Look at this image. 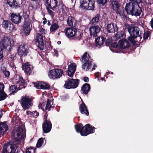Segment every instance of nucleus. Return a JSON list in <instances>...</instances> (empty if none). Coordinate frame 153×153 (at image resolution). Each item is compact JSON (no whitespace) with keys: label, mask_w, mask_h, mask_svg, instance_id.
<instances>
[{"label":"nucleus","mask_w":153,"mask_h":153,"mask_svg":"<svg viewBox=\"0 0 153 153\" xmlns=\"http://www.w3.org/2000/svg\"><path fill=\"white\" fill-rule=\"evenodd\" d=\"M16 126H18L16 130H13L11 132V136L14 139L12 143L4 144L2 153H16V149L18 152V148L22 137L23 129L21 125V119L17 115H14L12 119Z\"/></svg>","instance_id":"nucleus-1"},{"label":"nucleus","mask_w":153,"mask_h":153,"mask_svg":"<svg viewBox=\"0 0 153 153\" xmlns=\"http://www.w3.org/2000/svg\"><path fill=\"white\" fill-rule=\"evenodd\" d=\"M126 26L130 35L135 36V37L136 38V42H143V40H142V36L143 33L139 28L134 26L132 25L127 24L126 25Z\"/></svg>","instance_id":"nucleus-2"},{"label":"nucleus","mask_w":153,"mask_h":153,"mask_svg":"<svg viewBox=\"0 0 153 153\" xmlns=\"http://www.w3.org/2000/svg\"><path fill=\"white\" fill-rule=\"evenodd\" d=\"M80 61L83 64L82 65V68L84 70L87 65L86 71L91 69L92 65V59L87 52H85L81 58Z\"/></svg>","instance_id":"nucleus-3"},{"label":"nucleus","mask_w":153,"mask_h":153,"mask_svg":"<svg viewBox=\"0 0 153 153\" xmlns=\"http://www.w3.org/2000/svg\"><path fill=\"white\" fill-rule=\"evenodd\" d=\"M23 17L24 19V22L23 25V30L25 32V34L27 36L29 34L31 31L30 24L31 21L30 17L29 14L27 11L23 13Z\"/></svg>","instance_id":"nucleus-4"},{"label":"nucleus","mask_w":153,"mask_h":153,"mask_svg":"<svg viewBox=\"0 0 153 153\" xmlns=\"http://www.w3.org/2000/svg\"><path fill=\"white\" fill-rule=\"evenodd\" d=\"M112 8L116 13L118 14L122 18L126 19L127 17L124 14V9L120 7V5L117 1H113L111 2Z\"/></svg>","instance_id":"nucleus-5"},{"label":"nucleus","mask_w":153,"mask_h":153,"mask_svg":"<svg viewBox=\"0 0 153 153\" xmlns=\"http://www.w3.org/2000/svg\"><path fill=\"white\" fill-rule=\"evenodd\" d=\"M79 80L72 78H68L65 82L64 87L66 89L75 88L79 85Z\"/></svg>","instance_id":"nucleus-6"},{"label":"nucleus","mask_w":153,"mask_h":153,"mask_svg":"<svg viewBox=\"0 0 153 153\" xmlns=\"http://www.w3.org/2000/svg\"><path fill=\"white\" fill-rule=\"evenodd\" d=\"M63 70L60 69H55L50 70L48 72V76L51 79H56L61 77L63 74Z\"/></svg>","instance_id":"nucleus-7"},{"label":"nucleus","mask_w":153,"mask_h":153,"mask_svg":"<svg viewBox=\"0 0 153 153\" xmlns=\"http://www.w3.org/2000/svg\"><path fill=\"white\" fill-rule=\"evenodd\" d=\"M95 2L91 0H82L80 7L83 9H87L88 10H93L94 8Z\"/></svg>","instance_id":"nucleus-8"},{"label":"nucleus","mask_w":153,"mask_h":153,"mask_svg":"<svg viewBox=\"0 0 153 153\" xmlns=\"http://www.w3.org/2000/svg\"><path fill=\"white\" fill-rule=\"evenodd\" d=\"M32 101L29 97L27 96L22 97L21 104L23 108L25 110L29 109L32 106Z\"/></svg>","instance_id":"nucleus-9"},{"label":"nucleus","mask_w":153,"mask_h":153,"mask_svg":"<svg viewBox=\"0 0 153 153\" xmlns=\"http://www.w3.org/2000/svg\"><path fill=\"white\" fill-rule=\"evenodd\" d=\"M29 48L25 44L21 45L18 48L17 53L21 57L26 56L29 53Z\"/></svg>","instance_id":"nucleus-10"},{"label":"nucleus","mask_w":153,"mask_h":153,"mask_svg":"<svg viewBox=\"0 0 153 153\" xmlns=\"http://www.w3.org/2000/svg\"><path fill=\"white\" fill-rule=\"evenodd\" d=\"M22 69L24 70L25 75L28 76L31 74L33 71V67L29 62L23 63L22 65Z\"/></svg>","instance_id":"nucleus-11"},{"label":"nucleus","mask_w":153,"mask_h":153,"mask_svg":"<svg viewBox=\"0 0 153 153\" xmlns=\"http://www.w3.org/2000/svg\"><path fill=\"white\" fill-rule=\"evenodd\" d=\"M95 128L93 126L88 124L84 126V131L81 132V135L86 136L90 134L93 133L95 132Z\"/></svg>","instance_id":"nucleus-12"},{"label":"nucleus","mask_w":153,"mask_h":153,"mask_svg":"<svg viewBox=\"0 0 153 153\" xmlns=\"http://www.w3.org/2000/svg\"><path fill=\"white\" fill-rule=\"evenodd\" d=\"M43 36L38 33L35 39V44L40 50H43L45 47V44Z\"/></svg>","instance_id":"nucleus-13"},{"label":"nucleus","mask_w":153,"mask_h":153,"mask_svg":"<svg viewBox=\"0 0 153 153\" xmlns=\"http://www.w3.org/2000/svg\"><path fill=\"white\" fill-rule=\"evenodd\" d=\"M16 81L15 83L18 88L20 90L22 88H25L27 86V84L25 80L23 79L22 76H19L16 77Z\"/></svg>","instance_id":"nucleus-14"},{"label":"nucleus","mask_w":153,"mask_h":153,"mask_svg":"<svg viewBox=\"0 0 153 153\" xmlns=\"http://www.w3.org/2000/svg\"><path fill=\"white\" fill-rule=\"evenodd\" d=\"M1 43L4 48L9 51L11 49V43L10 39L6 36L4 37Z\"/></svg>","instance_id":"nucleus-15"},{"label":"nucleus","mask_w":153,"mask_h":153,"mask_svg":"<svg viewBox=\"0 0 153 153\" xmlns=\"http://www.w3.org/2000/svg\"><path fill=\"white\" fill-rule=\"evenodd\" d=\"M11 20L16 24H19L21 23L22 17L20 13H13L10 15Z\"/></svg>","instance_id":"nucleus-16"},{"label":"nucleus","mask_w":153,"mask_h":153,"mask_svg":"<svg viewBox=\"0 0 153 153\" xmlns=\"http://www.w3.org/2000/svg\"><path fill=\"white\" fill-rule=\"evenodd\" d=\"M89 30L91 36L96 37L97 36L98 34L101 30V28L97 25H92L90 27Z\"/></svg>","instance_id":"nucleus-17"},{"label":"nucleus","mask_w":153,"mask_h":153,"mask_svg":"<svg viewBox=\"0 0 153 153\" xmlns=\"http://www.w3.org/2000/svg\"><path fill=\"white\" fill-rule=\"evenodd\" d=\"M52 124L50 120L44 121L42 124L43 132L45 133L49 132L51 130Z\"/></svg>","instance_id":"nucleus-18"},{"label":"nucleus","mask_w":153,"mask_h":153,"mask_svg":"<svg viewBox=\"0 0 153 153\" xmlns=\"http://www.w3.org/2000/svg\"><path fill=\"white\" fill-rule=\"evenodd\" d=\"M118 44L121 50L123 49V51H124V49L128 48L130 46L129 42L126 39H122L119 40Z\"/></svg>","instance_id":"nucleus-19"},{"label":"nucleus","mask_w":153,"mask_h":153,"mask_svg":"<svg viewBox=\"0 0 153 153\" xmlns=\"http://www.w3.org/2000/svg\"><path fill=\"white\" fill-rule=\"evenodd\" d=\"M135 2H130L126 4L125 7V10L128 14L132 15L133 13V10L135 7Z\"/></svg>","instance_id":"nucleus-20"},{"label":"nucleus","mask_w":153,"mask_h":153,"mask_svg":"<svg viewBox=\"0 0 153 153\" xmlns=\"http://www.w3.org/2000/svg\"><path fill=\"white\" fill-rule=\"evenodd\" d=\"M76 69V65L74 62L71 63L68 66V70L67 71L68 75L71 77H73Z\"/></svg>","instance_id":"nucleus-21"},{"label":"nucleus","mask_w":153,"mask_h":153,"mask_svg":"<svg viewBox=\"0 0 153 153\" xmlns=\"http://www.w3.org/2000/svg\"><path fill=\"white\" fill-rule=\"evenodd\" d=\"M77 31L76 27H72L67 28L65 32V34L68 38H73L75 35V33Z\"/></svg>","instance_id":"nucleus-22"},{"label":"nucleus","mask_w":153,"mask_h":153,"mask_svg":"<svg viewBox=\"0 0 153 153\" xmlns=\"http://www.w3.org/2000/svg\"><path fill=\"white\" fill-rule=\"evenodd\" d=\"M79 109L82 114H84L87 116H88L89 112L88 107L82 100V103L79 105Z\"/></svg>","instance_id":"nucleus-23"},{"label":"nucleus","mask_w":153,"mask_h":153,"mask_svg":"<svg viewBox=\"0 0 153 153\" xmlns=\"http://www.w3.org/2000/svg\"><path fill=\"white\" fill-rule=\"evenodd\" d=\"M58 3L57 0H46L47 7H49L52 10H54L57 6Z\"/></svg>","instance_id":"nucleus-24"},{"label":"nucleus","mask_w":153,"mask_h":153,"mask_svg":"<svg viewBox=\"0 0 153 153\" xmlns=\"http://www.w3.org/2000/svg\"><path fill=\"white\" fill-rule=\"evenodd\" d=\"M68 25L71 27H76L77 22L75 18L72 16L68 17L67 20Z\"/></svg>","instance_id":"nucleus-25"},{"label":"nucleus","mask_w":153,"mask_h":153,"mask_svg":"<svg viewBox=\"0 0 153 153\" xmlns=\"http://www.w3.org/2000/svg\"><path fill=\"white\" fill-rule=\"evenodd\" d=\"M106 28L108 33H114L118 30L116 24L111 23L108 24L106 26Z\"/></svg>","instance_id":"nucleus-26"},{"label":"nucleus","mask_w":153,"mask_h":153,"mask_svg":"<svg viewBox=\"0 0 153 153\" xmlns=\"http://www.w3.org/2000/svg\"><path fill=\"white\" fill-rule=\"evenodd\" d=\"M138 4L137 3L136 4H135V7L133 11V13L131 15L132 16H139L141 15L142 12V9Z\"/></svg>","instance_id":"nucleus-27"},{"label":"nucleus","mask_w":153,"mask_h":153,"mask_svg":"<svg viewBox=\"0 0 153 153\" xmlns=\"http://www.w3.org/2000/svg\"><path fill=\"white\" fill-rule=\"evenodd\" d=\"M7 3L10 7L18 8L20 7V4L16 0H7Z\"/></svg>","instance_id":"nucleus-28"},{"label":"nucleus","mask_w":153,"mask_h":153,"mask_svg":"<svg viewBox=\"0 0 153 153\" xmlns=\"http://www.w3.org/2000/svg\"><path fill=\"white\" fill-rule=\"evenodd\" d=\"M90 89V85L87 83H85L81 88V92L83 94H87L88 93Z\"/></svg>","instance_id":"nucleus-29"},{"label":"nucleus","mask_w":153,"mask_h":153,"mask_svg":"<svg viewBox=\"0 0 153 153\" xmlns=\"http://www.w3.org/2000/svg\"><path fill=\"white\" fill-rule=\"evenodd\" d=\"M7 129V125L4 123L0 122V137L4 135Z\"/></svg>","instance_id":"nucleus-30"},{"label":"nucleus","mask_w":153,"mask_h":153,"mask_svg":"<svg viewBox=\"0 0 153 153\" xmlns=\"http://www.w3.org/2000/svg\"><path fill=\"white\" fill-rule=\"evenodd\" d=\"M106 39L105 38L102 36L97 37L95 40V42L97 46L98 45L101 46L105 44Z\"/></svg>","instance_id":"nucleus-31"},{"label":"nucleus","mask_w":153,"mask_h":153,"mask_svg":"<svg viewBox=\"0 0 153 153\" xmlns=\"http://www.w3.org/2000/svg\"><path fill=\"white\" fill-rule=\"evenodd\" d=\"M20 89L17 87L16 85H14L10 86L9 88V92H10V94H14L15 93H16L18 90Z\"/></svg>","instance_id":"nucleus-32"},{"label":"nucleus","mask_w":153,"mask_h":153,"mask_svg":"<svg viewBox=\"0 0 153 153\" xmlns=\"http://www.w3.org/2000/svg\"><path fill=\"white\" fill-rule=\"evenodd\" d=\"M59 26L57 21L55 22H53L52 23L50 28V30L51 32H55L59 28Z\"/></svg>","instance_id":"nucleus-33"},{"label":"nucleus","mask_w":153,"mask_h":153,"mask_svg":"<svg viewBox=\"0 0 153 153\" xmlns=\"http://www.w3.org/2000/svg\"><path fill=\"white\" fill-rule=\"evenodd\" d=\"M100 14H96L91 20L90 21L91 24L92 25H96L99 22L100 18Z\"/></svg>","instance_id":"nucleus-34"},{"label":"nucleus","mask_w":153,"mask_h":153,"mask_svg":"<svg viewBox=\"0 0 153 153\" xmlns=\"http://www.w3.org/2000/svg\"><path fill=\"white\" fill-rule=\"evenodd\" d=\"M75 128L76 131L80 133L81 135V132L84 131V126L81 123H79L75 125Z\"/></svg>","instance_id":"nucleus-35"},{"label":"nucleus","mask_w":153,"mask_h":153,"mask_svg":"<svg viewBox=\"0 0 153 153\" xmlns=\"http://www.w3.org/2000/svg\"><path fill=\"white\" fill-rule=\"evenodd\" d=\"M40 89H48L50 88V85L48 83L40 81Z\"/></svg>","instance_id":"nucleus-36"},{"label":"nucleus","mask_w":153,"mask_h":153,"mask_svg":"<svg viewBox=\"0 0 153 153\" xmlns=\"http://www.w3.org/2000/svg\"><path fill=\"white\" fill-rule=\"evenodd\" d=\"M125 33L123 31H118L115 35L114 37L116 40H117L125 36Z\"/></svg>","instance_id":"nucleus-37"},{"label":"nucleus","mask_w":153,"mask_h":153,"mask_svg":"<svg viewBox=\"0 0 153 153\" xmlns=\"http://www.w3.org/2000/svg\"><path fill=\"white\" fill-rule=\"evenodd\" d=\"M82 33L79 31H77V30L76 31L75 35L74 36L72 39H77L78 40H80L82 37Z\"/></svg>","instance_id":"nucleus-38"},{"label":"nucleus","mask_w":153,"mask_h":153,"mask_svg":"<svg viewBox=\"0 0 153 153\" xmlns=\"http://www.w3.org/2000/svg\"><path fill=\"white\" fill-rule=\"evenodd\" d=\"M10 22L9 20H6L3 19L1 24L2 27L5 29H8L9 25Z\"/></svg>","instance_id":"nucleus-39"},{"label":"nucleus","mask_w":153,"mask_h":153,"mask_svg":"<svg viewBox=\"0 0 153 153\" xmlns=\"http://www.w3.org/2000/svg\"><path fill=\"white\" fill-rule=\"evenodd\" d=\"M1 71L2 73H3L4 74L5 76L6 77H9L10 74V73L9 71L7 70L6 68H1Z\"/></svg>","instance_id":"nucleus-40"},{"label":"nucleus","mask_w":153,"mask_h":153,"mask_svg":"<svg viewBox=\"0 0 153 153\" xmlns=\"http://www.w3.org/2000/svg\"><path fill=\"white\" fill-rule=\"evenodd\" d=\"M109 0H96V2L100 6H106L108 1Z\"/></svg>","instance_id":"nucleus-41"},{"label":"nucleus","mask_w":153,"mask_h":153,"mask_svg":"<svg viewBox=\"0 0 153 153\" xmlns=\"http://www.w3.org/2000/svg\"><path fill=\"white\" fill-rule=\"evenodd\" d=\"M7 97V94L4 91H0V101L4 100Z\"/></svg>","instance_id":"nucleus-42"},{"label":"nucleus","mask_w":153,"mask_h":153,"mask_svg":"<svg viewBox=\"0 0 153 153\" xmlns=\"http://www.w3.org/2000/svg\"><path fill=\"white\" fill-rule=\"evenodd\" d=\"M135 37V36H128L127 38V39L128 40V41H129L133 45H135L136 43V41L135 40V39H136V38Z\"/></svg>","instance_id":"nucleus-43"},{"label":"nucleus","mask_w":153,"mask_h":153,"mask_svg":"<svg viewBox=\"0 0 153 153\" xmlns=\"http://www.w3.org/2000/svg\"><path fill=\"white\" fill-rule=\"evenodd\" d=\"M51 101H50V100L48 99L47 101L46 106H45V110H48V111H49L51 110V108H53L54 106H52L51 105Z\"/></svg>","instance_id":"nucleus-44"},{"label":"nucleus","mask_w":153,"mask_h":153,"mask_svg":"<svg viewBox=\"0 0 153 153\" xmlns=\"http://www.w3.org/2000/svg\"><path fill=\"white\" fill-rule=\"evenodd\" d=\"M36 149L32 147H29L26 149V153H35Z\"/></svg>","instance_id":"nucleus-45"},{"label":"nucleus","mask_w":153,"mask_h":153,"mask_svg":"<svg viewBox=\"0 0 153 153\" xmlns=\"http://www.w3.org/2000/svg\"><path fill=\"white\" fill-rule=\"evenodd\" d=\"M151 34L150 32L148 30L145 32L143 34V40H143H143H146L148 37L150 36Z\"/></svg>","instance_id":"nucleus-46"},{"label":"nucleus","mask_w":153,"mask_h":153,"mask_svg":"<svg viewBox=\"0 0 153 153\" xmlns=\"http://www.w3.org/2000/svg\"><path fill=\"white\" fill-rule=\"evenodd\" d=\"M43 141L44 140L42 138H39L37 141L36 147L39 148L41 147L43 144Z\"/></svg>","instance_id":"nucleus-47"},{"label":"nucleus","mask_w":153,"mask_h":153,"mask_svg":"<svg viewBox=\"0 0 153 153\" xmlns=\"http://www.w3.org/2000/svg\"><path fill=\"white\" fill-rule=\"evenodd\" d=\"M112 40L111 39H106L105 41V45H104L109 47L110 49L111 50V48H110V46L111 45V43L112 42Z\"/></svg>","instance_id":"nucleus-48"},{"label":"nucleus","mask_w":153,"mask_h":153,"mask_svg":"<svg viewBox=\"0 0 153 153\" xmlns=\"http://www.w3.org/2000/svg\"><path fill=\"white\" fill-rule=\"evenodd\" d=\"M34 86L38 89H40V81H37L36 82H33L32 83Z\"/></svg>","instance_id":"nucleus-49"},{"label":"nucleus","mask_w":153,"mask_h":153,"mask_svg":"<svg viewBox=\"0 0 153 153\" xmlns=\"http://www.w3.org/2000/svg\"><path fill=\"white\" fill-rule=\"evenodd\" d=\"M50 8L48 7H47L46 9L47 10L48 13L52 17H53L54 16V13L50 9Z\"/></svg>","instance_id":"nucleus-50"},{"label":"nucleus","mask_w":153,"mask_h":153,"mask_svg":"<svg viewBox=\"0 0 153 153\" xmlns=\"http://www.w3.org/2000/svg\"><path fill=\"white\" fill-rule=\"evenodd\" d=\"M15 28L14 25L11 22H10L8 26V29L10 30L13 31Z\"/></svg>","instance_id":"nucleus-51"},{"label":"nucleus","mask_w":153,"mask_h":153,"mask_svg":"<svg viewBox=\"0 0 153 153\" xmlns=\"http://www.w3.org/2000/svg\"><path fill=\"white\" fill-rule=\"evenodd\" d=\"M39 115V113L36 111L32 112L31 117L34 118H37Z\"/></svg>","instance_id":"nucleus-52"},{"label":"nucleus","mask_w":153,"mask_h":153,"mask_svg":"<svg viewBox=\"0 0 153 153\" xmlns=\"http://www.w3.org/2000/svg\"><path fill=\"white\" fill-rule=\"evenodd\" d=\"M118 44L116 42H112L111 43V45L110 46V48H117Z\"/></svg>","instance_id":"nucleus-53"},{"label":"nucleus","mask_w":153,"mask_h":153,"mask_svg":"<svg viewBox=\"0 0 153 153\" xmlns=\"http://www.w3.org/2000/svg\"><path fill=\"white\" fill-rule=\"evenodd\" d=\"M59 6H61V9H62V10H64L65 8L66 7L65 5L63 3L62 1L59 2Z\"/></svg>","instance_id":"nucleus-54"},{"label":"nucleus","mask_w":153,"mask_h":153,"mask_svg":"<svg viewBox=\"0 0 153 153\" xmlns=\"http://www.w3.org/2000/svg\"><path fill=\"white\" fill-rule=\"evenodd\" d=\"M37 4L36 3L31 4L30 7H31L33 9H36L37 8Z\"/></svg>","instance_id":"nucleus-55"},{"label":"nucleus","mask_w":153,"mask_h":153,"mask_svg":"<svg viewBox=\"0 0 153 153\" xmlns=\"http://www.w3.org/2000/svg\"><path fill=\"white\" fill-rule=\"evenodd\" d=\"M4 85L3 83L0 82V91H4Z\"/></svg>","instance_id":"nucleus-56"},{"label":"nucleus","mask_w":153,"mask_h":153,"mask_svg":"<svg viewBox=\"0 0 153 153\" xmlns=\"http://www.w3.org/2000/svg\"><path fill=\"white\" fill-rule=\"evenodd\" d=\"M15 56L13 55H10L9 56V59L11 61L14 59Z\"/></svg>","instance_id":"nucleus-57"},{"label":"nucleus","mask_w":153,"mask_h":153,"mask_svg":"<svg viewBox=\"0 0 153 153\" xmlns=\"http://www.w3.org/2000/svg\"><path fill=\"white\" fill-rule=\"evenodd\" d=\"M83 80L85 82H88L89 81V79L88 77L85 76Z\"/></svg>","instance_id":"nucleus-58"},{"label":"nucleus","mask_w":153,"mask_h":153,"mask_svg":"<svg viewBox=\"0 0 153 153\" xmlns=\"http://www.w3.org/2000/svg\"><path fill=\"white\" fill-rule=\"evenodd\" d=\"M39 32L40 33H44L45 32V29H43V27H42L40 28V30H39Z\"/></svg>","instance_id":"nucleus-59"},{"label":"nucleus","mask_w":153,"mask_h":153,"mask_svg":"<svg viewBox=\"0 0 153 153\" xmlns=\"http://www.w3.org/2000/svg\"><path fill=\"white\" fill-rule=\"evenodd\" d=\"M48 116V114L47 113H45V114L44 115V120H45L44 121L48 120H47Z\"/></svg>","instance_id":"nucleus-60"},{"label":"nucleus","mask_w":153,"mask_h":153,"mask_svg":"<svg viewBox=\"0 0 153 153\" xmlns=\"http://www.w3.org/2000/svg\"><path fill=\"white\" fill-rule=\"evenodd\" d=\"M32 112H31L29 111H27L26 112V114L28 115H30V117H31L32 114Z\"/></svg>","instance_id":"nucleus-61"},{"label":"nucleus","mask_w":153,"mask_h":153,"mask_svg":"<svg viewBox=\"0 0 153 153\" xmlns=\"http://www.w3.org/2000/svg\"><path fill=\"white\" fill-rule=\"evenodd\" d=\"M99 73L98 72H97L95 73V76L96 77H97L98 78V79H99Z\"/></svg>","instance_id":"nucleus-62"},{"label":"nucleus","mask_w":153,"mask_h":153,"mask_svg":"<svg viewBox=\"0 0 153 153\" xmlns=\"http://www.w3.org/2000/svg\"><path fill=\"white\" fill-rule=\"evenodd\" d=\"M150 24L152 28L153 29V18H152L151 19Z\"/></svg>","instance_id":"nucleus-63"},{"label":"nucleus","mask_w":153,"mask_h":153,"mask_svg":"<svg viewBox=\"0 0 153 153\" xmlns=\"http://www.w3.org/2000/svg\"><path fill=\"white\" fill-rule=\"evenodd\" d=\"M43 19L44 20V21L43 22V23L44 24H46L47 23V21L46 20V18H45V17H44L43 18Z\"/></svg>","instance_id":"nucleus-64"}]
</instances>
